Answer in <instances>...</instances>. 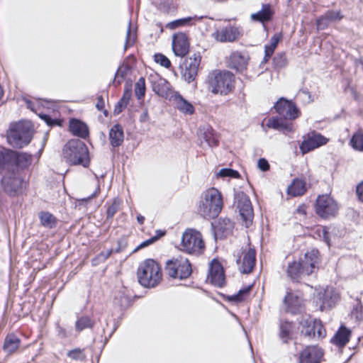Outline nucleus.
Instances as JSON below:
<instances>
[{"mask_svg": "<svg viewBox=\"0 0 363 363\" xmlns=\"http://www.w3.org/2000/svg\"><path fill=\"white\" fill-rule=\"evenodd\" d=\"M223 205L220 191L217 189L211 188L201 194L197 212L204 218H214L220 213Z\"/></svg>", "mask_w": 363, "mask_h": 363, "instance_id": "1", "label": "nucleus"}, {"mask_svg": "<svg viewBox=\"0 0 363 363\" xmlns=\"http://www.w3.org/2000/svg\"><path fill=\"white\" fill-rule=\"evenodd\" d=\"M234 83V74L227 70H213L207 77L208 89L214 94L227 95L233 90Z\"/></svg>", "mask_w": 363, "mask_h": 363, "instance_id": "2", "label": "nucleus"}, {"mask_svg": "<svg viewBox=\"0 0 363 363\" xmlns=\"http://www.w3.org/2000/svg\"><path fill=\"white\" fill-rule=\"evenodd\" d=\"M63 157L71 164H89V150L85 143L79 139L69 140L64 146Z\"/></svg>", "mask_w": 363, "mask_h": 363, "instance_id": "3", "label": "nucleus"}, {"mask_svg": "<svg viewBox=\"0 0 363 363\" xmlns=\"http://www.w3.org/2000/svg\"><path fill=\"white\" fill-rule=\"evenodd\" d=\"M139 283L147 288H153L162 281V274L159 264L152 259L142 262L138 269Z\"/></svg>", "mask_w": 363, "mask_h": 363, "instance_id": "4", "label": "nucleus"}, {"mask_svg": "<svg viewBox=\"0 0 363 363\" xmlns=\"http://www.w3.org/2000/svg\"><path fill=\"white\" fill-rule=\"evenodd\" d=\"M32 134L30 122L20 121L9 129L7 133V140L13 147L21 148L30 142Z\"/></svg>", "mask_w": 363, "mask_h": 363, "instance_id": "5", "label": "nucleus"}, {"mask_svg": "<svg viewBox=\"0 0 363 363\" xmlns=\"http://www.w3.org/2000/svg\"><path fill=\"white\" fill-rule=\"evenodd\" d=\"M181 250L188 254L199 255L205 248L201 233L194 229H187L182 237Z\"/></svg>", "mask_w": 363, "mask_h": 363, "instance_id": "6", "label": "nucleus"}, {"mask_svg": "<svg viewBox=\"0 0 363 363\" xmlns=\"http://www.w3.org/2000/svg\"><path fill=\"white\" fill-rule=\"evenodd\" d=\"M165 269L169 277L180 279L188 278L192 272L189 259L182 256H178L168 260L166 262Z\"/></svg>", "mask_w": 363, "mask_h": 363, "instance_id": "7", "label": "nucleus"}, {"mask_svg": "<svg viewBox=\"0 0 363 363\" xmlns=\"http://www.w3.org/2000/svg\"><path fill=\"white\" fill-rule=\"evenodd\" d=\"M315 208L316 213L323 218L335 216L339 209L337 202L328 194L317 198Z\"/></svg>", "mask_w": 363, "mask_h": 363, "instance_id": "8", "label": "nucleus"}, {"mask_svg": "<svg viewBox=\"0 0 363 363\" xmlns=\"http://www.w3.org/2000/svg\"><path fill=\"white\" fill-rule=\"evenodd\" d=\"M201 60V57L199 54H194L192 56L186 58L180 66L182 77L187 83H191L195 80Z\"/></svg>", "mask_w": 363, "mask_h": 363, "instance_id": "9", "label": "nucleus"}, {"mask_svg": "<svg viewBox=\"0 0 363 363\" xmlns=\"http://www.w3.org/2000/svg\"><path fill=\"white\" fill-rule=\"evenodd\" d=\"M24 184V181L15 172H9L1 179V186L4 191L10 196H16L21 193Z\"/></svg>", "mask_w": 363, "mask_h": 363, "instance_id": "10", "label": "nucleus"}, {"mask_svg": "<svg viewBox=\"0 0 363 363\" xmlns=\"http://www.w3.org/2000/svg\"><path fill=\"white\" fill-rule=\"evenodd\" d=\"M235 199L240 216L243 220L245 226L248 228L252 224L254 216L250 200L243 192L238 193L235 195Z\"/></svg>", "mask_w": 363, "mask_h": 363, "instance_id": "11", "label": "nucleus"}, {"mask_svg": "<svg viewBox=\"0 0 363 363\" xmlns=\"http://www.w3.org/2000/svg\"><path fill=\"white\" fill-rule=\"evenodd\" d=\"M242 36V29L235 26L228 25L225 27L216 29L211 37L219 43H233Z\"/></svg>", "mask_w": 363, "mask_h": 363, "instance_id": "12", "label": "nucleus"}, {"mask_svg": "<svg viewBox=\"0 0 363 363\" xmlns=\"http://www.w3.org/2000/svg\"><path fill=\"white\" fill-rule=\"evenodd\" d=\"M276 111L285 119L294 120L300 115V111L291 101L281 98L274 105Z\"/></svg>", "mask_w": 363, "mask_h": 363, "instance_id": "13", "label": "nucleus"}, {"mask_svg": "<svg viewBox=\"0 0 363 363\" xmlns=\"http://www.w3.org/2000/svg\"><path fill=\"white\" fill-rule=\"evenodd\" d=\"M328 140L321 134L313 131L308 133L307 137L303 140L300 145V150L304 155L315 148L325 145Z\"/></svg>", "mask_w": 363, "mask_h": 363, "instance_id": "14", "label": "nucleus"}, {"mask_svg": "<svg viewBox=\"0 0 363 363\" xmlns=\"http://www.w3.org/2000/svg\"><path fill=\"white\" fill-rule=\"evenodd\" d=\"M323 352L320 347L308 346L302 350L298 355V363H320Z\"/></svg>", "mask_w": 363, "mask_h": 363, "instance_id": "15", "label": "nucleus"}, {"mask_svg": "<svg viewBox=\"0 0 363 363\" xmlns=\"http://www.w3.org/2000/svg\"><path fill=\"white\" fill-rule=\"evenodd\" d=\"M320 262L319 252L317 250L307 252L304 257L300 260V263L304 270L305 275H311L317 268Z\"/></svg>", "mask_w": 363, "mask_h": 363, "instance_id": "16", "label": "nucleus"}, {"mask_svg": "<svg viewBox=\"0 0 363 363\" xmlns=\"http://www.w3.org/2000/svg\"><path fill=\"white\" fill-rule=\"evenodd\" d=\"M172 50L176 56L184 57L189 50V43L185 33H179L173 35Z\"/></svg>", "mask_w": 363, "mask_h": 363, "instance_id": "17", "label": "nucleus"}, {"mask_svg": "<svg viewBox=\"0 0 363 363\" xmlns=\"http://www.w3.org/2000/svg\"><path fill=\"white\" fill-rule=\"evenodd\" d=\"M208 279L213 285L222 287L225 282V275L220 263L213 259L210 265Z\"/></svg>", "mask_w": 363, "mask_h": 363, "instance_id": "18", "label": "nucleus"}, {"mask_svg": "<svg viewBox=\"0 0 363 363\" xmlns=\"http://www.w3.org/2000/svg\"><path fill=\"white\" fill-rule=\"evenodd\" d=\"M256 262V252L249 248L243 252V257L237 259L239 269L242 273L248 274L253 269Z\"/></svg>", "mask_w": 363, "mask_h": 363, "instance_id": "19", "label": "nucleus"}, {"mask_svg": "<svg viewBox=\"0 0 363 363\" xmlns=\"http://www.w3.org/2000/svg\"><path fill=\"white\" fill-rule=\"evenodd\" d=\"M284 303L286 306V310L291 313L296 314L300 312L303 306V299L298 294L292 292H288L286 295Z\"/></svg>", "mask_w": 363, "mask_h": 363, "instance_id": "20", "label": "nucleus"}, {"mask_svg": "<svg viewBox=\"0 0 363 363\" xmlns=\"http://www.w3.org/2000/svg\"><path fill=\"white\" fill-rule=\"evenodd\" d=\"M248 60L247 55L235 51L229 57L228 67L238 72H242L247 67Z\"/></svg>", "mask_w": 363, "mask_h": 363, "instance_id": "21", "label": "nucleus"}, {"mask_svg": "<svg viewBox=\"0 0 363 363\" xmlns=\"http://www.w3.org/2000/svg\"><path fill=\"white\" fill-rule=\"evenodd\" d=\"M318 298L322 301L321 308H331L339 300V295L332 287H327L318 294Z\"/></svg>", "mask_w": 363, "mask_h": 363, "instance_id": "22", "label": "nucleus"}, {"mask_svg": "<svg viewBox=\"0 0 363 363\" xmlns=\"http://www.w3.org/2000/svg\"><path fill=\"white\" fill-rule=\"evenodd\" d=\"M21 343V339L14 333H9L4 338L2 350L7 355L16 352Z\"/></svg>", "mask_w": 363, "mask_h": 363, "instance_id": "23", "label": "nucleus"}, {"mask_svg": "<svg viewBox=\"0 0 363 363\" xmlns=\"http://www.w3.org/2000/svg\"><path fill=\"white\" fill-rule=\"evenodd\" d=\"M152 86L153 91L162 97L167 98L170 94V84L165 79L156 77L152 80Z\"/></svg>", "mask_w": 363, "mask_h": 363, "instance_id": "24", "label": "nucleus"}, {"mask_svg": "<svg viewBox=\"0 0 363 363\" xmlns=\"http://www.w3.org/2000/svg\"><path fill=\"white\" fill-rule=\"evenodd\" d=\"M351 335V330L342 325L335 333L331 342L339 347H344L349 342Z\"/></svg>", "mask_w": 363, "mask_h": 363, "instance_id": "25", "label": "nucleus"}, {"mask_svg": "<svg viewBox=\"0 0 363 363\" xmlns=\"http://www.w3.org/2000/svg\"><path fill=\"white\" fill-rule=\"evenodd\" d=\"M200 140H203L208 144L209 147H214L218 145V138L217 134L210 126L203 127L199 130V134Z\"/></svg>", "mask_w": 363, "mask_h": 363, "instance_id": "26", "label": "nucleus"}, {"mask_svg": "<svg viewBox=\"0 0 363 363\" xmlns=\"http://www.w3.org/2000/svg\"><path fill=\"white\" fill-rule=\"evenodd\" d=\"M69 130L74 135L86 138L89 135L87 125L79 120L72 118L69 121Z\"/></svg>", "mask_w": 363, "mask_h": 363, "instance_id": "27", "label": "nucleus"}, {"mask_svg": "<svg viewBox=\"0 0 363 363\" xmlns=\"http://www.w3.org/2000/svg\"><path fill=\"white\" fill-rule=\"evenodd\" d=\"M176 108L182 113L186 115H192L194 113L193 105L184 99L180 94H175L173 96Z\"/></svg>", "mask_w": 363, "mask_h": 363, "instance_id": "28", "label": "nucleus"}, {"mask_svg": "<svg viewBox=\"0 0 363 363\" xmlns=\"http://www.w3.org/2000/svg\"><path fill=\"white\" fill-rule=\"evenodd\" d=\"M273 14L274 11L272 9V6L267 4L262 5L261 11L252 13L250 18L252 21L264 23L270 21Z\"/></svg>", "mask_w": 363, "mask_h": 363, "instance_id": "29", "label": "nucleus"}, {"mask_svg": "<svg viewBox=\"0 0 363 363\" xmlns=\"http://www.w3.org/2000/svg\"><path fill=\"white\" fill-rule=\"evenodd\" d=\"M124 138L123 128L118 125H114L109 131V140L111 145L116 147L120 146Z\"/></svg>", "mask_w": 363, "mask_h": 363, "instance_id": "30", "label": "nucleus"}, {"mask_svg": "<svg viewBox=\"0 0 363 363\" xmlns=\"http://www.w3.org/2000/svg\"><path fill=\"white\" fill-rule=\"evenodd\" d=\"M233 228V223L227 218H220L215 226L216 233L221 236H227Z\"/></svg>", "mask_w": 363, "mask_h": 363, "instance_id": "31", "label": "nucleus"}, {"mask_svg": "<svg viewBox=\"0 0 363 363\" xmlns=\"http://www.w3.org/2000/svg\"><path fill=\"white\" fill-rule=\"evenodd\" d=\"M267 127L284 132H291L292 130L291 123H289L281 118H270L267 124Z\"/></svg>", "mask_w": 363, "mask_h": 363, "instance_id": "32", "label": "nucleus"}, {"mask_svg": "<svg viewBox=\"0 0 363 363\" xmlns=\"http://www.w3.org/2000/svg\"><path fill=\"white\" fill-rule=\"evenodd\" d=\"M306 191V182L301 179H294L288 187L287 192L292 196L303 195Z\"/></svg>", "mask_w": 363, "mask_h": 363, "instance_id": "33", "label": "nucleus"}, {"mask_svg": "<svg viewBox=\"0 0 363 363\" xmlns=\"http://www.w3.org/2000/svg\"><path fill=\"white\" fill-rule=\"evenodd\" d=\"M282 35L281 33L274 34L270 39V42L269 45H266L264 47V61L266 62L271 57L272 54L276 49L277 44L281 40Z\"/></svg>", "mask_w": 363, "mask_h": 363, "instance_id": "34", "label": "nucleus"}, {"mask_svg": "<svg viewBox=\"0 0 363 363\" xmlns=\"http://www.w3.org/2000/svg\"><path fill=\"white\" fill-rule=\"evenodd\" d=\"M287 274L293 280L298 281L302 275H305L304 270L300 262H293L289 264Z\"/></svg>", "mask_w": 363, "mask_h": 363, "instance_id": "35", "label": "nucleus"}, {"mask_svg": "<svg viewBox=\"0 0 363 363\" xmlns=\"http://www.w3.org/2000/svg\"><path fill=\"white\" fill-rule=\"evenodd\" d=\"M39 219L41 225L47 228H53L57 225L56 218L49 212L41 211L39 213Z\"/></svg>", "mask_w": 363, "mask_h": 363, "instance_id": "36", "label": "nucleus"}, {"mask_svg": "<svg viewBox=\"0 0 363 363\" xmlns=\"http://www.w3.org/2000/svg\"><path fill=\"white\" fill-rule=\"evenodd\" d=\"M94 325V321L87 315L79 317L75 323V330L81 332L84 329L92 328Z\"/></svg>", "mask_w": 363, "mask_h": 363, "instance_id": "37", "label": "nucleus"}, {"mask_svg": "<svg viewBox=\"0 0 363 363\" xmlns=\"http://www.w3.org/2000/svg\"><path fill=\"white\" fill-rule=\"evenodd\" d=\"M301 333L309 338L315 337V331L313 326V320H303L301 321Z\"/></svg>", "mask_w": 363, "mask_h": 363, "instance_id": "38", "label": "nucleus"}, {"mask_svg": "<svg viewBox=\"0 0 363 363\" xmlns=\"http://www.w3.org/2000/svg\"><path fill=\"white\" fill-rule=\"evenodd\" d=\"M252 285H249L247 286L244 287L243 289H240L236 294L230 296L229 297V300L230 301H234L237 303L245 300V298L249 296L250 292L252 290Z\"/></svg>", "mask_w": 363, "mask_h": 363, "instance_id": "39", "label": "nucleus"}, {"mask_svg": "<svg viewBox=\"0 0 363 363\" xmlns=\"http://www.w3.org/2000/svg\"><path fill=\"white\" fill-rule=\"evenodd\" d=\"M350 145L353 149L363 152V132L359 130L355 133L350 140Z\"/></svg>", "mask_w": 363, "mask_h": 363, "instance_id": "40", "label": "nucleus"}, {"mask_svg": "<svg viewBox=\"0 0 363 363\" xmlns=\"http://www.w3.org/2000/svg\"><path fill=\"white\" fill-rule=\"evenodd\" d=\"M130 70V67L128 65H122L120 66L115 74V78L113 80V84L115 86H118L121 84L124 77L126 76L128 72Z\"/></svg>", "mask_w": 363, "mask_h": 363, "instance_id": "41", "label": "nucleus"}, {"mask_svg": "<svg viewBox=\"0 0 363 363\" xmlns=\"http://www.w3.org/2000/svg\"><path fill=\"white\" fill-rule=\"evenodd\" d=\"M16 163L21 167H27L32 162V156L26 152H19L16 155Z\"/></svg>", "mask_w": 363, "mask_h": 363, "instance_id": "42", "label": "nucleus"}, {"mask_svg": "<svg viewBox=\"0 0 363 363\" xmlns=\"http://www.w3.org/2000/svg\"><path fill=\"white\" fill-rule=\"evenodd\" d=\"M130 99V93L128 91L125 92L123 94V97L116 104L115 108H114V113L119 114L123 111V109L128 105Z\"/></svg>", "mask_w": 363, "mask_h": 363, "instance_id": "43", "label": "nucleus"}, {"mask_svg": "<svg viewBox=\"0 0 363 363\" xmlns=\"http://www.w3.org/2000/svg\"><path fill=\"white\" fill-rule=\"evenodd\" d=\"M145 94V82L143 77H140L135 84V94L138 99H140Z\"/></svg>", "mask_w": 363, "mask_h": 363, "instance_id": "44", "label": "nucleus"}, {"mask_svg": "<svg viewBox=\"0 0 363 363\" xmlns=\"http://www.w3.org/2000/svg\"><path fill=\"white\" fill-rule=\"evenodd\" d=\"M291 325L289 323H284L280 327V337L284 342H286L290 336Z\"/></svg>", "mask_w": 363, "mask_h": 363, "instance_id": "45", "label": "nucleus"}, {"mask_svg": "<svg viewBox=\"0 0 363 363\" xmlns=\"http://www.w3.org/2000/svg\"><path fill=\"white\" fill-rule=\"evenodd\" d=\"M324 15L330 23L339 21L343 18L340 11L329 10L324 13Z\"/></svg>", "mask_w": 363, "mask_h": 363, "instance_id": "46", "label": "nucleus"}, {"mask_svg": "<svg viewBox=\"0 0 363 363\" xmlns=\"http://www.w3.org/2000/svg\"><path fill=\"white\" fill-rule=\"evenodd\" d=\"M192 19L193 18L191 17H186L184 18L177 19L167 24V27L170 29H175L178 27L189 24Z\"/></svg>", "mask_w": 363, "mask_h": 363, "instance_id": "47", "label": "nucleus"}, {"mask_svg": "<svg viewBox=\"0 0 363 363\" xmlns=\"http://www.w3.org/2000/svg\"><path fill=\"white\" fill-rule=\"evenodd\" d=\"M121 201L118 199H114L112 204L108 206L106 214L108 218H112L115 213L119 210Z\"/></svg>", "mask_w": 363, "mask_h": 363, "instance_id": "48", "label": "nucleus"}, {"mask_svg": "<svg viewBox=\"0 0 363 363\" xmlns=\"http://www.w3.org/2000/svg\"><path fill=\"white\" fill-rule=\"evenodd\" d=\"M315 331V337L318 338L324 337L326 335V331L324 329L322 323L319 320H313V326Z\"/></svg>", "mask_w": 363, "mask_h": 363, "instance_id": "49", "label": "nucleus"}, {"mask_svg": "<svg viewBox=\"0 0 363 363\" xmlns=\"http://www.w3.org/2000/svg\"><path fill=\"white\" fill-rule=\"evenodd\" d=\"M155 62L160 64L165 68H169L171 66L170 60L163 54L157 53L154 56Z\"/></svg>", "mask_w": 363, "mask_h": 363, "instance_id": "50", "label": "nucleus"}, {"mask_svg": "<svg viewBox=\"0 0 363 363\" xmlns=\"http://www.w3.org/2000/svg\"><path fill=\"white\" fill-rule=\"evenodd\" d=\"M218 176L220 177H229L232 178H238L240 174L237 171L232 169L223 168L218 172Z\"/></svg>", "mask_w": 363, "mask_h": 363, "instance_id": "51", "label": "nucleus"}, {"mask_svg": "<svg viewBox=\"0 0 363 363\" xmlns=\"http://www.w3.org/2000/svg\"><path fill=\"white\" fill-rule=\"evenodd\" d=\"M316 233H318L320 238L323 239L328 246H330V238L328 236V232L326 227L319 226L316 230Z\"/></svg>", "mask_w": 363, "mask_h": 363, "instance_id": "52", "label": "nucleus"}, {"mask_svg": "<svg viewBox=\"0 0 363 363\" xmlns=\"http://www.w3.org/2000/svg\"><path fill=\"white\" fill-rule=\"evenodd\" d=\"M352 315L357 320H363V306L360 303H357L354 307Z\"/></svg>", "mask_w": 363, "mask_h": 363, "instance_id": "53", "label": "nucleus"}, {"mask_svg": "<svg viewBox=\"0 0 363 363\" xmlns=\"http://www.w3.org/2000/svg\"><path fill=\"white\" fill-rule=\"evenodd\" d=\"M67 356L74 360L82 359L84 358L83 350L79 348L72 350L67 352Z\"/></svg>", "mask_w": 363, "mask_h": 363, "instance_id": "54", "label": "nucleus"}, {"mask_svg": "<svg viewBox=\"0 0 363 363\" xmlns=\"http://www.w3.org/2000/svg\"><path fill=\"white\" fill-rule=\"evenodd\" d=\"M330 23L328 21L325 16L323 14L316 21V26L318 30H324L328 27Z\"/></svg>", "mask_w": 363, "mask_h": 363, "instance_id": "55", "label": "nucleus"}, {"mask_svg": "<svg viewBox=\"0 0 363 363\" xmlns=\"http://www.w3.org/2000/svg\"><path fill=\"white\" fill-rule=\"evenodd\" d=\"M164 235V233H160V235L159 236H154L147 240H145L144 242H143L137 248H136V250H139V249H142L143 247H145L151 244H152L153 242H155L160 237Z\"/></svg>", "mask_w": 363, "mask_h": 363, "instance_id": "56", "label": "nucleus"}, {"mask_svg": "<svg viewBox=\"0 0 363 363\" xmlns=\"http://www.w3.org/2000/svg\"><path fill=\"white\" fill-rule=\"evenodd\" d=\"M134 41V35L132 36L131 31H130V23H129L128 25V29L127 30L126 34V42L125 45V50H126L128 47L133 45Z\"/></svg>", "mask_w": 363, "mask_h": 363, "instance_id": "57", "label": "nucleus"}, {"mask_svg": "<svg viewBox=\"0 0 363 363\" xmlns=\"http://www.w3.org/2000/svg\"><path fill=\"white\" fill-rule=\"evenodd\" d=\"M275 65L278 67H284L286 64V58L284 55H280L278 57L274 59Z\"/></svg>", "mask_w": 363, "mask_h": 363, "instance_id": "58", "label": "nucleus"}, {"mask_svg": "<svg viewBox=\"0 0 363 363\" xmlns=\"http://www.w3.org/2000/svg\"><path fill=\"white\" fill-rule=\"evenodd\" d=\"M257 165L259 169H260L262 171H267L269 169V164L267 160L264 158H260L258 160Z\"/></svg>", "mask_w": 363, "mask_h": 363, "instance_id": "59", "label": "nucleus"}, {"mask_svg": "<svg viewBox=\"0 0 363 363\" xmlns=\"http://www.w3.org/2000/svg\"><path fill=\"white\" fill-rule=\"evenodd\" d=\"M356 193L359 201L363 203V181L357 186Z\"/></svg>", "mask_w": 363, "mask_h": 363, "instance_id": "60", "label": "nucleus"}, {"mask_svg": "<svg viewBox=\"0 0 363 363\" xmlns=\"http://www.w3.org/2000/svg\"><path fill=\"white\" fill-rule=\"evenodd\" d=\"M96 107L99 111H102L105 107V102L102 96H99L97 97V102L96 104Z\"/></svg>", "mask_w": 363, "mask_h": 363, "instance_id": "61", "label": "nucleus"}, {"mask_svg": "<svg viewBox=\"0 0 363 363\" xmlns=\"http://www.w3.org/2000/svg\"><path fill=\"white\" fill-rule=\"evenodd\" d=\"M111 251H107L105 252H101L99 255V259L101 260H106L111 255Z\"/></svg>", "mask_w": 363, "mask_h": 363, "instance_id": "62", "label": "nucleus"}, {"mask_svg": "<svg viewBox=\"0 0 363 363\" xmlns=\"http://www.w3.org/2000/svg\"><path fill=\"white\" fill-rule=\"evenodd\" d=\"M41 118H43L48 125H52L53 124V121L52 120V118L48 116V115H43V116H40Z\"/></svg>", "mask_w": 363, "mask_h": 363, "instance_id": "63", "label": "nucleus"}, {"mask_svg": "<svg viewBox=\"0 0 363 363\" xmlns=\"http://www.w3.org/2000/svg\"><path fill=\"white\" fill-rule=\"evenodd\" d=\"M58 335L61 337H67V332L65 329L61 327H58Z\"/></svg>", "mask_w": 363, "mask_h": 363, "instance_id": "64", "label": "nucleus"}]
</instances>
